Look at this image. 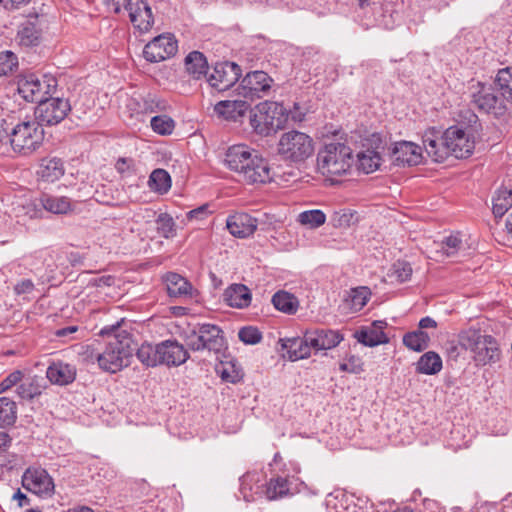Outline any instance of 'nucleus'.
<instances>
[{
    "mask_svg": "<svg viewBox=\"0 0 512 512\" xmlns=\"http://www.w3.org/2000/svg\"><path fill=\"white\" fill-rule=\"evenodd\" d=\"M124 320L104 326L99 335L107 337V344L102 353L97 354L99 367L106 372L116 373L130 364L133 355V339L123 327Z\"/></svg>",
    "mask_w": 512,
    "mask_h": 512,
    "instance_id": "f257e3e1",
    "label": "nucleus"
},
{
    "mask_svg": "<svg viewBox=\"0 0 512 512\" xmlns=\"http://www.w3.org/2000/svg\"><path fill=\"white\" fill-rule=\"evenodd\" d=\"M460 345L469 351L478 366L494 364L501 359L498 341L492 335L482 334L479 329L469 328L460 332Z\"/></svg>",
    "mask_w": 512,
    "mask_h": 512,
    "instance_id": "f03ea898",
    "label": "nucleus"
},
{
    "mask_svg": "<svg viewBox=\"0 0 512 512\" xmlns=\"http://www.w3.org/2000/svg\"><path fill=\"white\" fill-rule=\"evenodd\" d=\"M352 149L344 143L326 144L317 154L318 171L326 177L342 176L352 167Z\"/></svg>",
    "mask_w": 512,
    "mask_h": 512,
    "instance_id": "7ed1b4c3",
    "label": "nucleus"
},
{
    "mask_svg": "<svg viewBox=\"0 0 512 512\" xmlns=\"http://www.w3.org/2000/svg\"><path fill=\"white\" fill-rule=\"evenodd\" d=\"M283 160L302 164L314 154V141L308 134L291 130L280 136L277 146Z\"/></svg>",
    "mask_w": 512,
    "mask_h": 512,
    "instance_id": "20e7f679",
    "label": "nucleus"
},
{
    "mask_svg": "<svg viewBox=\"0 0 512 512\" xmlns=\"http://www.w3.org/2000/svg\"><path fill=\"white\" fill-rule=\"evenodd\" d=\"M184 340L193 351L207 350L218 354L226 348L223 331L214 324H198L185 332Z\"/></svg>",
    "mask_w": 512,
    "mask_h": 512,
    "instance_id": "39448f33",
    "label": "nucleus"
},
{
    "mask_svg": "<svg viewBox=\"0 0 512 512\" xmlns=\"http://www.w3.org/2000/svg\"><path fill=\"white\" fill-rule=\"evenodd\" d=\"M43 140L44 129L36 119L18 123L9 134L13 151L21 155H30L36 151L42 145Z\"/></svg>",
    "mask_w": 512,
    "mask_h": 512,
    "instance_id": "423d86ee",
    "label": "nucleus"
},
{
    "mask_svg": "<svg viewBox=\"0 0 512 512\" xmlns=\"http://www.w3.org/2000/svg\"><path fill=\"white\" fill-rule=\"evenodd\" d=\"M57 87L58 81L51 74H29L20 78L17 83L19 95L27 102L38 104L56 94Z\"/></svg>",
    "mask_w": 512,
    "mask_h": 512,
    "instance_id": "0eeeda50",
    "label": "nucleus"
},
{
    "mask_svg": "<svg viewBox=\"0 0 512 512\" xmlns=\"http://www.w3.org/2000/svg\"><path fill=\"white\" fill-rule=\"evenodd\" d=\"M469 90L471 102L478 110L495 116L505 113L506 104H504V99L498 95L497 88L476 82L471 84Z\"/></svg>",
    "mask_w": 512,
    "mask_h": 512,
    "instance_id": "6e6552de",
    "label": "nucleus"
},
{
    "mask_svg": "<svg viewBox=\"0 0 512 512\" xmlns=\"http://www.w3.org/2000/svg\"><path fill=\"white\" fill-rule=\"evenodd\" d=\"M71 111L68 99L63 97H48L35 108V119L41 125L53 126L62 122Z\"/></svg>",
    "mask_w": 512,
    "mask_h": 512,
    "instance_id": "1a4fd4ad",
    "label": "nucleus"
},
{
    "mask_svg": "<svg viewBox=\"0 0 512 512\" xmlns=\"http://www.w3.org/2000/svg\"><path fill=\"white\" fill-rule=\"evenodd\" d=\"M445 139L449 156L452 155L458 159L470 156L475 148L473 136L458 126L447 128L445 130Z\"/></svg>",
    "mask_w": 512,
    "mask_h": 512,
    "instance_id": "9d476101",
    "label": "nucleus"
},
{
    "mask_svg": "<svg viewBox=\"0 0 512 512\" xmlns=\"http://www.w3.org/2000/svg\"><path fill=\"white\" fill-rule=\"evenodd\" d=\"M272 83L273 79L266 72L252 71L242 79L239 94L250 100L262 98L268 94Z\"/></svg>",
    "mask_w": 512,
    "mask_h": 512,
    "instance_id": "9b49d317",
    "label": "nucleus"
},
{
    "mask_svg": "<svg viewBox=\"0 0 512 512\" xmlns=\"http://www.w3.org/2000/svg\"><path fill=\"white\" fill-rule=\"evenodd\" d=\"M177 48V41L172 35L162 34L145 45L143 56L147 61L157 63L174 56Z\"/></svg>",
    "mask_w": 512,
    "mask_h": 512,
    "instance_id": "f8f14e48",
    "label": "nucleus"
},
{
    "mask_svg": "<svg viewBox=\"0 0 512 512\" xmlns=\"http://www.w3.org/2000/svg\"><path fill=\"white\" fill-rule=\"evenodd\" d=\"M241 77V68L234 62H221L208 76L209 84L218 91H226Z\"/></svg>",
    "mask_w": 512,
    "mask_h": 512,
    "instance_id": "ddd939ff",
    "label": "nucleus"
},
{
    "mask_svg": "<svg viewBox=\"0 0 512 512\" xmlns=\"http://www.w3.org/2000/svg\"><path fill=\"white\" fill-rule=\"evenodd\" d=\"M23 487L40 496L49 495L54 489L50 475L42 468H28L22 476Z\"/></svg>",
    "mask_w": 512,
    "mask_h": 512,
    "instance_id": "4468645a",
    "label": "nucleus"
},
{
    "mask_svg": "<svg viewBox=\"0 0 512 512\" xmlns=\"http://www.w3.org/2000/svg\"><path fill=\"white\" fill-rule=\"evenodd\" d=\"M422 142L427 155L434 162L442 163L449 157L445 131L442 132L434 127L429 128L424 132Z\"/></svg>",
    "mask_w": 512,
    "mask_h": 512,
    "instance_id": "2eb2a0df",
    "label": "nucleus"
},
{
    "mask_svg": "<svg viewBox=\"0 0 512 512\" xmlns=\"http://www.w3.org/2000/svg\"><path fill=\"white\" fill-rule=\"evenodd\" d=\"M258 111H262L263 116H259L265 122L269 134L282 129L288 120L287 110L283 104L278 102L264 101L256 106Z\"/></svg>",
    "mask_w": 512,
    "mask_h": 512,
    "instance_id": "dca6fc26",
    "label": "nucleus"
},
{
    "mask_svg": "<svg viewBox=\"0 0 512 512\" xmlns=\"http://www.w3.org/2000/svg\"><path fill=\"white\" fill-rule=\"evenodd\" d=\"M161 365L179 366L185 363L189 354L181 343L176 340H165L158 344Z\"/></svg>",
    "mask_w": 512,
    "mask_h": 512,
    "instance_id": "f3484780",
    "label": "nucleus"
},
{
    "mask_svg": "<svg viewBox=\"0 0 512 512\" xmlns=\"http://www.w3.org/2000/svg\"><path fill=\"white\" fill-rule=\"evenodd\" d=\"M250 163L253 167L251 170H246L244 183L249 185H263L273 180L274 174L268 161L258 152L252 157Z\"/></svg>",
    "mask_w": 512,
    "mask_h": 512,
    "instance_id": "a211bd4d",
    "label": "nucleus"
},
{
    "mask_svg": "<svg viewBox=\"0 0 512 512\" xmlns=\"http://www.w3.org/2000/svg\"><path fill=\"white\" fill-rule=\"evenodd\" d=\"M307 332L308 343L315 352L332 349L344 339L339 331L331 329H313Z\"/></svg>",
    "mask_w": 512,
    "mask_h": 512,
    "instance_id": "6ab92c4d",
    "label": "nucleus"
},
{
    "mask_svg": "<svg viewBox=\"0 0 512 512\" xmlns=\"http://www.w3.org/2000/svg\"><path fill=\"white\" fill-rule=\"evenodd\" d=\"M265 477L261 472H248L240 478V494L246 502L263 497Z\"/></svg>",
    "mask_w": 512,
    "mask_h": 512,
    "instance_id": "aec40b11",
    "label": "nucleus"
},
{
    "mask_svg": "<svg viewBox=\"0 0 512 512\" xmlns=\"http://www.w3.org/2000/svg\"><path fill=\"white\" fill-rule=\"evenodd\" d=\"M258 221L247 213H235L230 215L226 221L229 232L238 238L251 236L257 229Z\"/></svg>",
    "mask_w": 512,
    "mask_h": 512,
    "instance_id": "412c9836",
    "label": "nucleus"
},
{
    "mask_svg": "<svg viewBox=\"0 0 512 512\" xmlns=\"http://www.w3.org/2000/svg\"><path fill=\"white\" fill-rule=\"evenodd\" d=\"M130 21L140 32H147L151 29L154 18L150 6L145 0H134L127 10Z\"/></svg>",
    "mask_w": 512,
    "mask_h": 512,
    "instance_id": "4be33fe9",
    "label": "nucleus"
},
{
    "mask_svg": "<svg viewBox=\"0 0 512 512\" xmlns=\"http://www.w3.org/2000/svg\"><path fill=\"white\" fill-rule=\"evenodd\" d=\"M256 153V150L246 144L231 145L225 152L224 164L230 171L237 173Z\"/></svg>",
    "mask_w": 512,
    "mask_h": 512,
    "instance_id": "5701e85b",
    "label": "nucleus"
},
{
    "mask_svg": "<svg viewBox=\"0 0 512 512\" xmlns=\"http://www.w3.org/2000/svg\"><path fill=\"white\" fill-rule=\"evenodd\" d=\"M76 375V367L63 361L51 362L46 370L47 379L52 384L58 386H66L73 383Z\"/></svg>",
    "mask_w": 512,
    "mask_h": 512,
    "instance_id": "b1692460",
    "label": "nucleus"
},
{
    "mask_svg": "<svg viewBox=\"0 0 512 512\" xmlns=\"http://www.w3.org/2000/svg\"><path fill=\"white\" fill-rule=\"evenodd\" d=\"M387 326L385 321H374L370 327L362 328L354 333L357 341L365 346L374 347L389 342L388 336L384 333Z\"/></svg>",
    "mask_w": 512,
    "mask_h": 512,
    "instance_id": "393cba45",
    "label": "nucleus"
},
{
    "mask_svg": "<svg viewBox=\"0 0 512 512\" xmlns=\"http://www.w3.org/2000/svg\"><path fill=\"white\" fill-rule=\"evenodd\" d=\"M422 149L412 142H398L393 149L394 162L399 166L417 165L422 159Z\"/></svg>",
    "mask_w": 512,
    "mask_h": 512,
    "instance_id": "a878e982",
    "label": "nucleus"
},
{
    "mask_svg": "<svg viewBox=\"0 0 512 512\" xmlns=\"http://www.w3.org/2000/svg\"><path fill=\"white\" fill-rule=\"evenodd\" d=\"M163 279L170 297L192 298L194 292H196L192 284L180 274L169 272Z\"/></svg>",
    "mask_w": 512,
    "mask_h": 512,
    "instance_id": "bb28decb",
    "label": "nucleus"
},
{
    "mask_svg": "<svg viewBox=\"0 0 512 512\" xmlns=\"http://www.w3.org/2000/svg\"><path fill=\"white\" fill-rule=\"evenodd\" d=\"M250 105L245 100H224L218 102L215 113L228 121H238L249 110Z\"/></svg>",
    "mask_w": 512,
    "mask_h": 512,
    "instance_id": "cd10ccee",
    "label": "nucleus"
},
{
    "mask_svg": "<svg viewBox=\"0 0 512 512\" xmlns=\"http://www.w3.org/2000/svg\"><path fill=\"white\" fill-rule=\"evenodd\" d=\"M223 299L230 307L243 309L250 305L252 295L247 286L243 284H232L225 289Z\"/></svg>",
    "mask_w": 512,
    "mask_h": 512,
    "instance_id": "c85d7f7f",
    "label": "nucleus"
},
{
    "mask_svg": "<svg viewBox=\"0 0 512 512\" xmlns=\"http://www.w3.org/2000/svg\"><path fill=\"white\" fill-rule=\"evenodd\" d=\"M41 207L53 214H68L74 210L76 202L66 196L51 195L44 193L40 199Z\"/></svg>",
    "mask_w": 512,
    "mask_h": 512,
    "instance_id": "c756f323",
    "label": "nucleus"
},
{
    "mask_svg": "<svg viewBox=\"0 0 512 512\" xmlns=\"http://www.w3.org/2000/svg\"><path fill=\"white\" fill-rule=\"evenodd\" d=\"M41 38V29L38 27V17L28 19L23 22L17 32L16 40L19 45L32 47L39 44Z\"/></svg>",
    "mask_w": 512,
    "mask_h": 512,
    "instance_id": "7c9ffc66",
    "label": "nucleus"
},
{
    "mask_svg": "<svg viewBox=\"0 0 512 512\" xmlns=\"http://www.w3.org/2000/svg\"><path fill=\"white\" fill-rule=\"evenodd\" d=\"M282 347L287 351L291 361L308 358L311 354L312 346L308 343V332L304 337L286 338L282 340Z\"/></svg>",
    "mask_w": 512,
    "mask_h": 512,
    "instance_id": "2f4dec72",
    "label": "nucleus"
},
{
    "mask_svg": "<svg viewBox=\"0 0 512 512\" xmlns=\"http://www.w3.org/2000/svg\"><path fill=\"white\" fill-rule=\"evenodd\" d=\"M64 165L60 158H43L37 170V176L44 182H55L64 175Z\"/></svg>",
    "mask_w": 512,
    "mask_h": 512,
    "instance_id": "473e14b6",
    "label": "nucleus"
},
{
    "mask_svg": "<svg viewBox=\"0 0 512 512\" xmlns=\"http://www.w3.org/2000/svg\"><path fill=\"white\" fill-rule=\"evenodd\" d=\"M290 494V482L284 477L271 478L268 483L265 482L263 496L267 500H278Z\"/></svg>",
    "mask_w": 512,
    "mask_h": 512,
    "instance_id": "72a5a7b5",
    "label": "nucleus"
},
{
    "mask_svg": "<svg viewBox=\"0 0 512 512\" xmlns=\"http://www.w3.org/2000/svg\"><path fill=\"white\" fill-rule=\"evenodd\" d=\"M185 68L194 79H200L207 74L208 63L203 53L192 51L185 57Z\"/></svg>",
    "mask_w": 512,
    "mask_h": 512,
    "instance_id": "f704fd0d",
    "label": "nucleus"
},
{
    "mask_svg": "<svg viewBox=\"0 0 512 512\" xmlns=\"http://www.w3.org/2000/svg\"><path fill=\"white\" fill-rule=\"evenodd\" d=\"M442 367V359L434 351L424 353L416 363V371L425 375H435L442 370Z\"/></svg>",
    "mask_w": 512,
    "mask_h": 512,
    "instance_id": "c9c22d12",
    "label": "nucleus"
},
{
    "mask_svg": "<svg viewBox=\"0 0 512 512\" xmlns=\"http://www.w3.org/2000/svg\"><path fill=\"white\" fill-rule=\"evenodd\" d=\"M380 165L381 156L375 150L367 149L357 154V168L365 174L375 172Z\"/></svg>",
    "mask_w": 512,
    "mask_h": 512,
    "instance_id": "e433bc0d",
    "label": "nucleus"
},
{
    "mask_svg": "<svg viewBox=\"0 0 512 512\" xmlns=\"http://www.w3.org/2000/svg\"><path fill=\"white\" fill-rule=\"evenodd\" d=\"M272 303L277 310L286 314H294L299 305L297 298L293 294L283 290L273 295Z\"/></svg>",
    "mask_w": 512,
    "mask_h": 512,
    "instance_id": "4c0bfd02",
    "label": "nucleus"
},
{
    "mask_svg": "<svg viewBox=\"0 0 512 512\" xmlns=\"http://www.w3.org/2000/svg\"><path fill=\"white\" fill-rule=\"evenodd\" d=\"M495 84L500 97L504 99V104L506 102L512 103V69L505 68L499 70Z\"/></svg>",
    "mask_w": 512,
    "mask_h": 512,
    "instance_id": "58836bf2",
    "label": "nucleus"
},
{
    "mask_svg": "<svg viewBox=\"0 0 512 512\" xmlns=\"http://www.w3.org/2000/svg\"><path fill=\"white\" fill-rule=\"evenodd\" d=\"M430 342V336L423 330H415L403 336V344L410 350L421 352L425 350Z\"/></svg>",
    "mask_w": 512,
    "mask_h": 512,
    "instance_id": "ea45409f",
    "label": "nucleus"
},
{
    "mask_svg": "<svg viewBox=\"0 0 512 512\" xmlns=\"http://www.w3.org/2000/svg\"><path fill=\"white\" fill-rule=\"evenodd\" d=\"M149 188L159 194H165L171 188V177L164 169H155L148 180Z\"/></svg>",
    "mask_w": 512,
    "mask_h": 512,
    "instance_id": "a19ab883",
    "label": "nucleus"
},
{
    "mask_svg": "<svg viewBox=\"0 0 512 512\" xmlns=\"http://www.w3.org/2000/svg\"><path fill=\"white\" fill-rule=\"evenodd\" d=\"M492 204L495 217H502L512 206V190L498 189L493 196Z\"/></svg>",
    "mask_w": 512,
    "mask_h": 512,
    "instance_id": "79ce46f5",
    "label": "nucleus"
},
{
    "mask_svg": "<svg viewBox=\"0 0 512 512\" xmlns=\"http://www.w3.org/2000/svg\"><path fill=\"white\" fill-rule=\"evenodd\" d=\"M158 344L143 343L136 351L138 360L147 367L161 365Z\"/></svg>",
    "mask_w": 512,
    "mask_h": 512,
    "instance_id": "37998d69",
    "label": "nucleus"
},
{
    "mask_svg": "<svg viewBox=\"0 0 512 512\" xmlns=\"http://www.w3.org/2000/svg\"><path fill=\"white\" fill-rule=\"evenodd\" d=\"M369 296L370 291L367 287L353 288L345 299V303L352 312H358L367 304Z\"/></svg>",
    "mask_w": 512,
    "mask_h": 512,
    "instance_id": "c03bdc74",
    "label": "nucleus"
},
{
    "mask_svg": "<svg viewBox=\"0 0 512 512\" xmlns=\"http://www.w3.org/2000/svg\"><path fill=\"white\" fill-rule=\"evenodd\" d=\"M41 380V378L34 376L23 381L17 387L18 396L22 399H33L34 397L40 395L43 388L40 383Z\"/></svg>",
    "mask_w": 512,
    "mask_h": 512,
    "instance_id": "a18cd8bd",
    "label": "nucleus"
},
{
    "mask_svg": "<svg viewBox=\"0 0 512 512\" xmlns=\"http://www.w3.org/2000/svg\"><path fill=\"white\" fill-rule=\"evenodd\" d=\"M16 418V403L8 397H0V427L14 424Z\"/></svg>",
    "mask_w": 512,
    "mask_h": 512,
    "instance_id": "49530a36",
    "label": "nucleus"
},
{
    "mask_svg": "<svg viewBox=\"0 0 512 512\" xmlns=\"http://www.w3.org/2000/svg\"><path fill=\"white\" fill-rule=\"evenodd\" d=\"M155 222L156 230L160 236L165 239H171L176 236V223L170 214L160 213Z\"/></svg>",
    "mask_w": 512,
    "mask_h": 512,
    "instance_id": "de8ad7c7",
    "label": "nucleus"
},
{
    "mask_svg": "<svg viewBox=\"0 0 512 512\" xmlns=\"http://www.w3.org/2000/svg\"><path fill=\"white\" fill-rule=\"evenodd\" d=\"M412 275V267L406 261H396L388 272L391 281L403 283L410 279Z\"/></svg>",
    "mask_w": 512,
    "mask_h": 512,
    "instance_id": "09e8293b",
    "label": "nucleus"
},
{
    "mask_svg": "<svg viewBox=\"0 0 512 512\" xmlns=\"http://www.w3.org/2000/svg\"><path fill=\"white\" fill-rule=\"evenodd\" d=\"M150 125L155 133L159 135H170L174 130L175 122L167 115H158L152 117Z\"/></svg>",
    "mask_w": 512,
    "mask_h": 512,
    "instance_id": "8fccbe9b",
    "label": "nucleus"
},
{
    "mask_svg": "<svg viewBox=\"0 0 512 512\" xmlns=\"http://www.w3.org/2000/svg\"><path fill=\"white\" fill-rule=\"evenodd\" d=\"M326 216L325 214L319 210H308L299 214L298 221L310 228H317L325 223Z\"/></svg>",
    "mask_w": 512,
    "mask_h": 512,
    "instance_id": "3c124183",
    "label": "nucleus"
},
{
    "mask_svg": "<svg viewBox=\"0 0 512 512\" xmlns=\"http://www.w3.org/2000/svg\"><path fill=\"white\" fill-rule=\"evenodd\" d=\"M462 245L463 242L460 235L458 233L451 234L442 241L441 251L445 256L451 257L457 254Z\"/></svg>",
    "mask_w": 512,
    "mask_h": 512,
    "instance_id": "603ef678",
    "label": "nucleus"
},
{
    "mask_svg": "<svg viewBox=\"0 0 512 512\" xmlns=\"http://www.w3.org/2000/svg\"><path fill=\"white\" fill-rule=\"evenodd\" d=\"M18 66V58L11 51L0 52V76L11 73Z\"/></svg>",
    "mask_w": 512,
    "mask_h": 512,
    "instance_id": "864d4df0",
    "label": "nucleus"
},
{
    "mask_svg": "<svg viewBox=\"0 0 512 512\" xmlns=\"http://www.w3.org/2000/svg\"><path fill=\"white\" fill-rule=\"evenodd\" d=\"M238 337L243 343L254 345L262 340V333L256 327L245 326L239 330Z\"/></svg>",
    "mask_w": 512,
    "mask_h": 512,
    "instance_id": "5fc2aeb1",
    "label": "nucleus"
},
{
    "mask_svg": "<svg viewBox=\"0 0 512 512\" xmlns=\"http://www.w3.org/2000/svg\"><path fill=\"white\" fill-rule=\"evenodd\" d=\"M364 363L358 356L351 355L345 362L340 363L339 369L342 372H348L352 374H359L363 369Z\"/></svg>",
    "mask_w": 512,
    "mask_h": 512,
    "instance_id": "6e6d98bb",
    "label": "nucleus"
},
{
    "mask_svg": "<svg viewBox=\"0 0 512 512\" xmlns=\"http://www.w3.org/2000/svg\"><path fill=\"white\" fill-rule=\"evenodd\" d=\"M99 245L105 250H112L120 242V234L115 230H107L103 234V238H98Z\"/></svg>",
    "mask_w": 512,
    "mask_h": 512,
    "instance_id": "4d7b16f0",
    "label": "nucleus"
},
{
    "mask_svg": "<svg viewBox=\"0 0 512 512\" xmlns=\"http://www.w3.org/2000/svg\"><path fill=\"white\" fill-rule=\"evenodd\" d=\"M21 215L28 217L29 219H36L42 216V207L34 201H28L23 204L19 210Z\"/></svg>",
    "mask_w": 512,
    "mask_h": 512,
    "instance_id": "13d9d810",
    "label": "nucleus"
},
{
    "mask_svg": "<svg viewBox=\"0 0 512 512\" xmlns=\"http://www.w3.org/2000/svg\"><path fill=\"white\" fill-rule=\"evenodd\" d=\"M22 378L23 373L20 370H15L12 373H10L0 382V394L8 391L13 386L17 385L19 382L22 381Z\"/></svg>",
    "mask_w": 512,
    "mask_h": 512,
    "instance_id": "bf43d9fd",
    "label": "nucleus"
},
{
    "mask_svg": "<svg viewBox=\"0 0 512 512\" xmlns=\"http://www.w3.org/2000/svg\"><path fill=\"white\" fill-rule=\"evenodd\" d=\"M259 116H263L262 111H258L257 109L255 113L250 115L251 126L258 134L269 135V131L267 126L265 125V122Z\"/></svg>",
    "mask_w": 512,
    "mask_h": 512,
    "instance_id": "052dcab7",
    "label": "nucleus"
},
{
    "mask_svg": "<svg viewBox=\"0 0 512 512\" xmlns=\"http://www.w3.org/2000/svg\"><path fill=\"white\" fill-rule=\"evenodd\" d=\"M217 371L224 381L236 383L241 378L240 373L234 369L233 365L231 366V370L222 365V368H217Z\"/></svg>",
    "mask_w": 512,
    "mask_h": 512,
    "instance_id": "680f3d73",
    "label": "nucleus"
},
{
    "mask_svg": "<svg viewBox=\"0 0 512 512\" xmlns=\"http://www.w3.org/2000/svg\"><path fill=\"white\" fill-rule=\"evenodd\" d=\"M465 351L460 345V333L458 334L457 341H449L446 344V352L449 358L457 359L461 352Z\"/></svg>",
    "mask_w": 512,
    "mask_h": 512,
    "instance_id": "e2e57ef3",
    "label": "nucleus"
},
{
    "mask_svg": "<svg viewBox=\"0 0 512 512\" xmlns=\"http://www.w3.org/2000/svg\"><path fill=\"white\" fill-rule=\"evenodd\" d=\"M92 346L90 345H81L78 349V355L82 357V360L85 362H94L97 361V354Z\"/></svg>",
    "mask_w": 512,
    "mask_h": 512,
    "instance_id": "0e129e2a",
    "label": "nucleus"
},
{
    "mask_svg": "<svg viewBox=\"0 0 512 512\" xmlns=\"http://www.w3.org/2000/svg\"><path fill=\"white\" fill-rule=\"evenodd\" d=\"M287 115L293 122H302L305 119L306 111L298 103H294L293 108L287 111Z\"/></svg>",
    "mask_w": 512,
    "mask_h": 512,
    "instance_id": "69168bd1",
    "label": "nucleus"
},
{
    "mask_svg": "<svg viewBox=\"0 0 512 512\" xmlns=\"http://www.w3.org/2000/svg\"><path fill=\"white\" fill-rule=\"evenodd\" d=\"M115 283V277L112 275H103L90 280V284L95 287H110Z\"/></svg>",
    "mask_w": 512,
    "mask_h": 512,
    "instance_id": "338daca9",
    "label": "nucleus"
},
{
    "mask_svg": "<svg viewBox=\"0 0 512 512\" xmlns=\"http://www.w3.org/2000/svg\"><path fill=\"white\" fill-rule=\"evenodd\" d=\"M34 290V283L30 279H24L18 282L15 287L14 291L16 294H29Z\"/></svg>",
    "mask_w": 512,
    "mask_h": 512,
    "instance_id": "774afa93",
    "label": "nucleus"
}]
</instances>
